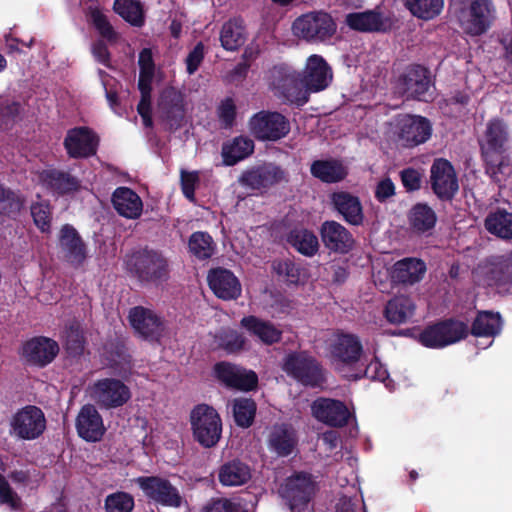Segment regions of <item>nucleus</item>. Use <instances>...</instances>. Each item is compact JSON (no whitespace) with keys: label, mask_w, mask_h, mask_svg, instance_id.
<instances>
[{"label":"nucleus","mask_w":512,"mask_h":512,"mask_svg":"<svg viewBox=\"0 0 512 512\" xmlns=\"http://www.w3.org/2000/svg\"><path fill=\"white\" fill-rule=\"evenodd\" d=\"M89 396L100 407L111 409L123 406L131 398L127 385L114 378H105L96 381L88 388Z\"/></svg>","instance_id":"9d476101"},{"label":"nucleus","mask_w":512,"mask_h":512,"mask_svg":"<svg viewBox=\"0 0 512 512\" xmlns=\"http://www.w3.org/2000/svg\"><path fill=\"white\" fill-rule=\"evenodd\" d=\"M232 411L236 424L247 428L253 423L256 404L250 398H236L232 402Z\"/></svg>","instance_id":"8fccbe9b"},{"label":"nucleus","mask_w":512,"mask_h":512,"mask_svg":"<svg viewBox=\"0 0 512 512\" xmlns=\"http://www.w3.org/2000/svg\"><path fill=\"white\" fill-rule=\"evenodd\" d=\"M138 64L140 68L138 87L141 92V100L137 106V110L143 119L144 125L149 127L152 124L150 116V97L152 82L155 76V65L150 49L145 48L140 52Z\"/></svg>","instance_id":"ddd939ff"},{"label":"nucleus","mask_w":512,"mask_h":512,"mask_svg":"<svg viewBox=\"0 0 512 512\" xmlns=\"http://www.w3.org/2000/svg\"><path fill=\"white\" fill-rule=\"evenodd\" d=\"M254 151V142L248 137L238 136L223 144L221 156L225 166H233L249 157Z\"/></svg>","instance_id":"72a5a7b5"},{"label":"nucleus","mask_w":512,"mask_h":512,"mask_svg":"<svg viewBox=\"0 0 512 512\" xmlns=\"http://www.w3.org/2000/svg\"><path fill=\"white\" fill-rule=\"evenodd\" d=\"M0 504H7L12 510H17L21 506V500L12 490L6 478L0 474Z\"/></svg>","instance_id":"13d9d810"},{"label":"nucleus","mask_w":512,"mask_h":512,"mask_svg":"<svg viewBox=\"0 0 512 512\" xmlns=\"http://www.w3.org/2000/svg\"><path fill=\"white\" fill-rule=\"evenodd\" d=\"M492 0H463L455 8V17L464 33L480 36L486 33L495 19Z\"/></svg>","instance_id":"7ed1b4c3"},{"label":"nucleus","mask_w":512,"mask_h":512,"mask_svg":"<svg viewBox=\"0 0 512 512\" xmlns=\"http://www.w3.org/2000/svg\"><path fill=\"white\" fill-rule=\"evenodd\" d=\"M284 180V171L271 163L248 170L240 178L243 185L252 189H266Z\"/></svg>","instance_id":"4be33fe9"},{"label":"nucleus","mask_w":512,"mask_h":512,"mask_svg":"<svg viewBox=\"0 0 512 512\" xmlns=\"http://www.w3.org/2000/svg\"><path fill=\"white\" fill-rule=\"evenodd\" d=\"M21 205L22 202L13 192L5 190L2 185H0V214L19 210Z\"/></svg>","instance_id":"680f3d73"},{"label":"nucleus","mask_w":512,"mask_h":512,"mask_svg":"<svg viewBox=\"0 0 512 512\" xmlns=\"http://www.w3.org/2000/svg\"><path fill=\"white\" fill-rule=\"evenodd\" d=\"M132 327L143 337L156 339L163 331L161 319L150 309L135 307L129 313Z\"/></svg>","instance_id":"a878e982"},{"label":"nucleus","mask_w":512,"mask_h":512,"mask_svg":"<svg viewBox=\"0 0 512 512\" xmlns=\"http://www.w3.org/2000/svg\"><path fill=\"white\" fill-rule=\"evenodd\" d=\"M202 512H245L239 501L228 498H212L203 508Z\"/></svg>","instance_id":"6e6d98bb"},{"label":"nucleus","mask_w":512,"mask_h":512,"mask_svg":"<svg viewBox=\"0 0 512 512\" xmlns=\"http://www.w3.org/2000/svg\"><path fill=\"white\" fill-rule=\"evenodd\" d=\"M244 338L236 331L227 330L223 331L220 335V346L228 352H236L244 346Z\"/></svg>","instance_id":"052dcab7"},{"label":"nucleus","mask_w":512,"mask_h":512,"mask_svg":"<svg viewBox=\"0 0 512 512\" xmlns=\"http://www.w3.org/2000/svg\"><path fill=\"white\" fill-rule=\"evenodd\" d=\"M116 211L128 219H137L143 211V202L133 190L127 187L117 188L112 196Z\"/></svg>","instance_id":"cd10ccee"},{"label":"nucleus","mask_w":512,"mask_h":512,"mask_svg":"<svg viewBox=\"0 0 512 512\" xmlns=\"http://www.w3.org/2000/svg\"><path fill=\"white\" fill-rule=\"evenodd\" d=\"M430 173V182L434 193L440 199H448V160L436 159L431 166Z\"/></svg>","instance_id":"79ce46f5"},{"label":"nucleus","mask_w":512,"mask_h":512,"mask_svg":"<svg viewBox=\"0 0 512 512\" xmlns=\"http://www.w3.org/2000/svg\"><path fill=\"white\" fill-rule=\"evenodd\" d=\"M76 428L79 436L89 442L99 441L105 433L102 417L91 404L81 408L77 416Z\"/></svg>","instance_id":"5701e85b"},{"label":"nucleus","mask_w":512,"mask_h":512,"mask_svg":"<svg viewBox=\"0 0 512 512\" xmlns=\"http://www.w3.org/2000/svg\"><path fill=\"white\" fill-rule=\"evenodd\" d=\"M139 487L151 500L163 506L178 508L182 504V497L176 487L169 480L157 476H145L137 479Z\"/></svg>","instance_id":"4468645a"},{"label":"nucleus","mask_w":512,"mask_h":512,"mask_svg":"<svg viewBox=\"0 0 512 512\" xmlns=\"http://www.w3.org/2000/svg\"><path fill=\"white\" fill-rule=\"evenodd\" d=\"M64 258L73 266H80L86 259V247L77 231L70 225L62 227L59 237Z\"/></svg>","instance_id":"bb28decb"},{"label":"nucleus","mask_w":512,"mask_h":512,"mask_svg":"<svg viewBox=\"0 0 512 512\" xmlns=\"http://www.w3.org/2000/svg\"><path fill=\"white\" fill-rule=\"evenodd\" d=\"M415 305L406 296H396L386 306L385 315L387 320L393 324H401L408 321L414 314Z\"/></svg>","instance_id":"4c0bfd02"},{"label":"nucleus","mask_w":512,"mask_h":512,"mask_svg":"<svg viewBox=\"0 0 512 512\" xmlns=\"http://www.w3.org/2000/svg\"><path fill=\"white\" fill-rule=\"evenodd\" d=\"M395 185L390 178H384L378 182L375 188V197L380 202H385L387 199L395 195Z\"/></svg>","instance_id":"774afa93"},{"label":"nucleus","mask_w":512,"mask_h":512,"mask_svg":"<svg viewBox=\"0 0 512 512\" xmlns=\"http://www.w3.org/2000/svg\"><path fill=\"white\" fill-rule=\"evenodd\" d=\"M288 242L301 254L311 257L319 250L317 236L304 228H297L290 232Z\"/></svg>","instance_id":"58836bf2"},{"label":"nucleus","mask_w":512,"mask_h":512,"mask_svg":"<svg viewBox=\"0 0 512 512\" xmlns=\"http://www.w3.org/2000/svg\"><path fill=\"white\" fill-rule=\"evenodd\" d=\"M189 251L198 259L204 260L210 258L215 250V243L212 237L205 232L193 233L188 242Z\"/></svg>","instance_id":"09e8293b"},{"label":"nucleus","mask_w":512,"mask_h":512,"mask_svg":"<svg viewBox=\"0 0 512 512\" xmlns=\"http://www.w3.org/2000/svg\"><path fill=\"white\" fill-rule=\"evenodd\" d=\"M502 317L500 313L492 311H479L472 322L471 334L475 337H495L502 330Z\"/></svg>","instance_id":"f704fd0d"},{"label":"nucleus","mask_w":512,"mask_h":512,"mask_svg":"<svg viewBox=\"0 0 512 512\" xmlns=\"http://www.w3.org/2000/svg\"><path fill=\"white\" fill-rule=\"evenodd\" d=\"M394 134L399 145L412 148L425 143L431 136L427 119L415 115H402L396 119Z\"/></svg>","instance_id":"f8f14e48"},{"label":"nucleus","mask_w":512,"mask_h":512,"mask_svg":"<svg viewBox=\"0 0 512 512\" xmlns=\"http://www.w3.org/2000/svg\"><path fill=\"white\" fill-rule=\"evenodd\" d=\"M404 6L416 18L431 20L443 9V0H403Z\"/></svg>","instance_id":"a19ab883"},{"label":"nucleus","mask_w":512,"mask_h":512,"mask_svg":"<svg viewBox=\"0 0 512 512\" xmlns=\"http://www.w3.org/2000/svg\"><path fill=\"white\" fill-rule=\"evenodd\" d=\"M245 31L240 20H229L220 32L221 45L225 50L235 51L245 42Z\"/></svg>","instance_id":"ea45409f"},{"label":"nucleus","mask_w":512,"mask_h":512,"mask_svg":"<svg viewBox=\"0 0 512 512\" xmlns=\"http://www.w3.org/2000/svg\"><path fill=\"white\" fill-rule=\"evenodd\" d=\"M134 507L133 497L124 492L107 496L105 509L107 512H131Z\"/></svg>","instance_id":"5fc2aeb1"},{"label":"nucleus","mask_w":512,"mask_h":512,"mask_svg":"<svg viewBox=\"0 0 512 512\" xmlns=\"http://www.w3.org/2000/svg\"><path fill=\"white\" fill-rule=\"evenodd\" d=\"M190 424L194 438L205 448L215 446L222 433V421L215 408L198 404L190 412Z\"/></svg>","instance_id":"39448f33"},{"label":"nucleus","mask_w":512,"mask_h":512,"mask_svg":"<svg viewBox=\"0 0 512 512\" xmlns=\"http://www.w3.org/2000/svg\"><path fill=\"white\" fill-rule=\"evenodd\" d=\"M218 116L225 126H231L236 116V105L232 98H226L218 107Z\"/></svg>","instance_id":"69168bd1"},{"label":"nucleus","mask_w":512,"mask_h":512,"mask_svg":"<svg viewBox=\"0 0 512 512\" xmlns=\"http://www.w3.org/2000/svg\"><path fill=\"white\" fill-rule=\"evenodd\" d=\"M269 444L272 448H294L297 444L295 430L286 424L275 425L269 434Z\"/></svg>","instance_id":"3c124183"},{"label":"nucleus","mask_w":512,"mask_h":512,"mask_svg":"<svg viewBox=\"0 0 512 512\" xmlns=\"http://www.w3.org/2000/svg\"><path fill=\"white\" fill-rule=\"evenodd\" d=\"M329 357L333 367L346 373L362 360L363 346L358 336L351 333L334 334L329 344ZM349 376L348 374H345Z\"/></svg>","instance_id":"423d86ee"},{"label":"nucleus","mask_w":512,"mask_h":512,"mask_svg":"<svg viewBox=\"0 0 512 512\" xmlns=\"http://www.w3.org/2000/svg\"><path fill=\"white\" fill-rule=\"evenodd\" d=\"M311 173L327 183L338 182L346 176L345 168L337 161H315L311 166Z\"/></svg>","instance_id":"37998d69"},{"label":"nucleus","mask_w":512,"mask_h":512,"mask_svg":"<svg viewBox=\"0 0 512 512\" xmlns=\"http://www.w3.org/2000/svg\"><path fill=\"white\" fill-rule=\"evenodd\" d=\"M45 429V415L40 408L33 405L20 409L10 420L11 435L20 439L34 440L41 436Z\"/></svg>","instance_id":"1a4fd4ad"},{"label":"nucleus","mask_w":512,"mask_h":512,"mask_svg":"<svg viewBox=\"0 0 512 512\" xmlns=\"http://www.w3.org/2000/svg\"><path fill=\"white\" fill-rule=\"evenodd\" d=\"M485 229L502 240H512V212L504 208L490 211L484 220Z\"/></svg>","instance_id":"473e14b6"},{"label":"nucleus","mask_w":512,"mask_h":512,"mask_svg":"<svg viewBox=\"0 0 512 512\" xmlns=\"http://www.w3.org/2000/svg\"><path fill=\"white\" fill-rule=\"evenodd\" d=\"M333 74L323 57L311 55L301 76L293 73L285 79L284 95L290 103L302 106L308 102L310 92L326 89L332 82Z\"/></svg>","instance_id":"f257e3e1"},{"label":"nucleus","mask_w":512,"mask_h":512,"mask_svg":"<svg viewBox=\"0 0 512 512\" xmlns=\"http://www.w3.org/2000/svg\"><path fill=\"white\" fill-rule=\"evenodd\" d=\"M430 87L429 72L420 65L409 67L399 79L397 88L408 98L424 99Z\"/></svg>","instance_id":"412c9836"},{"label":"nucleus","mask_w":512,"mask_h":512,"mask_svg":"<svg viewBox=\"0 0 512 512\" xmlns=\"http://www.w3.org/2000/svg\"><path fill=\"white\" fill-rule=\"evenodd\" d=\"M97 136L87 127H76L67 131L64 147L72 158H86L96 153Z\"/></svg>","instance_id":"a211bd4d"},{"label":"nucleus","mask_w":512,"mask_h":512,"mask_svg":"<svg viewBox=\"0 0 512 512\" xmlns=\"http://www.w3.org/2000/svg\"><path fill=\"white\" fill-rule=\"evenodd\" d=\"M318 491L316 477L296 471L280 484L278 494L291 512H306Z\"/></svg>","instance_id":"f03ea898"},{"label":"nucleus","mask_w":512,"mask_h":512,"mask_svg":"<svg viewBox=\"0 0 512 512\" xmlns=\"http://www.w3.org/2000/svg\"><path fill=\"white\" fill-rule=\"evenodd\" d=\"M283 370L304 385L316 386L323 381L319 363L306 352H295L286 356Z\"/></svg>","instance_id":"9b49d317"},{"label":"nucleus","mask_w":512,"mask_h":512,"mask_svg":"<svg viewBox=\"0 0 512 512\" xmlns=\"http://www.w3.org/2000/svg\"><path fill=\"white\" fill-rule=\"evenodd\" d=\"M31 215L35 224L42 232H46L50 228V209L47 204L36 203L31 207Z\"/></svg>","instance_id":"bf43d9fd"},{"label":"nucleus","mask_w":512,"mask_h":512,"mask_svg":"<svg viewBox=\"0 0 512 512\" xmlns=\"http://www.w3.org/2000/svg\"><path fill=\"white\" fill-rule=\"evenodd\" d=\"M199 183V174L196 171L181 170V187L183 194L190 201L194 200L195 188Z\"/></svg>","instance_id":"e2e57ef3"},{"label":"nucleus","mask_w":512,"mask_h":512,"mask_svg":"<svg viewBox=\"0 0 512 512\" xmlns=\"http://www.w3.org/2000/svg\"><path fill=\"white\" fill-rule=\"evenodd\" d=\"M158 109L164 119L177 123L185 114L184 96L174 88H167L161 93Z\"/></svg>","instance_id":"2f4dec72"},{"label":"nucleus","mask_w":512,"mask_h":512,"mask_svg":"<svg viewBox=\"0 0 512 512\" xmlns=\"http://www.w3.org/2000/svg\"><path fill=\"white\" fill-rule=\"evenodd\" d=\"M346 23L352 29L364 32L378 31L383 26L380 15L373 11L348 14Z\"/></svg>","instance_id":"a18cd8bd"},{"label":"nucleus","mask_w":512,"mask_h":512,"mask_svg":"<svg viewBox=\"0 0 512 512\" xmlns=\"http://www.w3.org/2000/svg\"><path fill=\"white\" fill-rule=\"evenodd\" d=\"M214 372L216 378L230 388L250 391L255 389L258 384V377L254 371L229 362L217 363Z\"/></svg>","instance_id":"2eb2a0df"},{"label":"nucleus","mask_w":512,"mask_h":512,"mask_svg":"<svg viewBox=\"0 0 512 512\" xmlns=\"http://www.w3.org/2000/svg\"><path fill=\"white\" fill-rule=\"evenodd\" d=\"M293 32L306 41H325L336 32V24L329 14L314 12L297 18L293 23Z\"/></svg>","instance_id":"0eeeda50"},{"label":"nucleus","mask_w":512,"mask_h":512,"mask_svg":"<svg viewBox=\"0 0 512 512\" xmlns=\"http://www.w3.org/2000/svg\"><path fill=\"white\" fill-rule=\"evenodd\" d=\"M114 11L125 21L134 26H141L144 22L142 6L134 0H115Z\"/></svg>","instance_id":"de8ad7c7"},{"label":"nucleus","mask_w":512,"mask_h":512,"mask_svg":"<svg viewBox=\"0 0 512 512\" xmlns=\"http://www.w3.org/2000/svg\"><path fill=\"white\" fill-rule=\"evenodd\" d=\"M476 274L483 285L506 288L512 284V258H498L479 265Z\"/></svg>","instance_id":"6ab92c4d"},{"label":"nucleus","mask_w":512,"mask_h":512,"mask_svg":"<svg viewBox=\"0 0 512 512\" xmlns=\"http://www.w3.org/2000/svg\"><path fill=\"white\" fill-rule=\"evenodd\" d=\"M133 266L142 281H159L168 274L167 260L155 251L137 253Z\"/></svg>","instance_id":"dca6fc26"},{"label":"nucleus","mask_w":512,"mask_h":512,"mask_svg":"<svg viewBox=\"0 0 512 512\" xmlns=\"http://www.w3.org/2000/svg\"><path fill=\"white\" fill-rule=\"evenodd\" d=\"M508 138L507 125L502 119L492 118L487 122L480 148L488 169L493 173L502 172Z\"/></svg>","instance_id":"20e7f679"},{"label":"nucleus","mask_w":512,"mask_h":512,"mask_svg":"<svg viewBox=\"0 0 512 512\" xmlns=\"http://www.w3.org/2000/svg\"><path fill=\"white\" fill-rule=\"evenodd\" d=\"M204 58V46L198 43L186 58V69L188 74L195 73Z\"/></svg>","instance_id":"338daca9"},{"label":"nucleus","mask_w":512,"mask_h":512,"mask_svg":"<svg viewBox=\"0 0 512 512\" xmlns=\"http://www.w3.org/2000/svg\"><path fill=\"white\" fill-rule=\"evenodd\" d=\"M320 236L324 246L330 251L346 254L354 246L352 234L336 221H325L320 227Z\"/></svg>","instance_id":"aec40b11"},{"label":"nucleus","mask_w":512,"mask_h":512,"mask_svg":"<svg viewBox=\"0 0 512 512\" xmlns=\"http://www.w3.org/2000/svg\"><path fill=\"white\" fill-rule=\"evenodd\" d=\"M350 376L355 378L366 376L372 380H378L385 383V386L389 389L392 388L390 385L391 380L389 379L388 372L377 358L371 360L365 369H361L359 373L351 374Z\"/></svg>","instance_id":"864d4df0"},{"label":"nucleus","mask_w":512,"mask_h":512,"mask_svg":"<svg viewBox=\"0 0 512 512\" xmlns=\"http://www.w3.org/2000/svg\"><path fill=\"white\" fill-rule=\"evenodd\" d=\"M208 283L214 294L221 299H236L241 294L237 277L229 270L217 268L209 272Z\"/></svg>","instance_id":"393cba45"},{"label":"nucleus","mask_w":512,"mask_h":512,"mask_svg":"<svg viewBox=\"0 0 512 512\" xmlns=\"http://www.w3.org/2000/svg\"><path fill=\"white\" fill-rule=\"evenodd\" d=\"M425 272L426 265L421 259L404 258L393 265L391 278L395 282L412 285L422 280Z\"/></svg>","instance_id":"c85d7f7f"},{"label":"nucleus","mask_w":512,"mask_h":512,"mask_svg":"<svg viewBox=\"0 0 512 512\" xmlns=\"http://www.w3.org/2000/svg\"><path fill=\"white\" fill-rule=\"evenodd\" d=\"M59 346L56 341L37 337L27 341L22 349L23 357L30 363L45 366L58 354Z\"/></svg>","instance_id":"b1692460"},{"label":"nucleus","mask_w":512,"mask_h":512,"mask_svg":"<svg viewBox=\"0 0 512 512\" xmlns=\"http://www.w3.org/2000/svg\"><path fill=\"white\" fill-rule=\"evenodd\" d=\"M218 477L224 486H239L251 478V471L245 463L233 460L221 466Z\"/></svg>","instance_id":"e433bc0d"},{"label":"nucleus","mask_w":512,"mask_h":512,"mask_svg":"<svg viewBox=\"0 0 512 512\" xmlns=\"http://www.w3.org/2000/svg\"><path fill=\"white\" fill-rule=\"evenodd\" d=\"M409 222L414 231L424 233L435 226L436 215L427 205L417 204L409 213Z\"/></svg>","instance_id":"c03bdc74"},{"label":"nucleus","mask_w":512,"mask_h":512,"mask_svg":"<svg viewBox=\"0 0 512 512\" xmlns=\"http://www.w3.org/2000/svg\"><path fill=\"white\" fill-rule=\"evenodd\" d=\"M311 411L318 421L334 427L346 425L352 416L343 402L328 398L315 400L311 406Z\"/></svg>","instance_id":"f3484780"},{"label":"nucleus","mask_w":512,"mask_h":512,"mask_svg":"<svg viewBox=\"0 0 512 512\" xmlns=\"http://www.w3.org/2000/svg\"><path fill=\"white\" fill-rule=\"evenodd\" d=\"M252 135L262 141H277L290 131V123L278 112L260 111L249 120Z\"/></svg>","instance_id":"6e6552de"},{"label":"nucleus","mask_w":512,"mask_h":512,"mask_svg":"<svg viewBox=\"0 0 512 512\" xmlns=\"http://www.w3.org/2000/svg\"><path fill=\"white\" fill-rule=\"evenodd\" d=\"M403 186L407 191L419 190L422 183V174L414 168H406L400 172Z\"/></svg>","instance_id":"0e129e2a"},{"label":"nucleus","mask_w":512,"mask_h":512,"mask_svg":"<svg viewBox=\"0 0 512 512\" xmlns=\"http://www.w3.org/2000/svg\"><path fill=\"white\" fill-rule=\"evenodd\" d=\"M39 181L43 186L60 194L77 190L79 183L77 179L53 169L44 170L39 174Z\"/></svg>","instance_id":"c9c22d12"},{"label":"nucleus","mask_w":512,"mask_h":512,"mask_svg":"<svg viewBox=\"0 0 512 512\" xmlns=\"http://www.w3.org/2000/svg\"><path fill=\"white\" fill-rule=\"evenodd\" d=\"M23 111L22 104L9 97H0V126L15 122Z\"/></svg>","instance_id":"603ef678"},{"label":"nucleus","mask_w":512,"mask_h":512,"mask_svg":"<svg viewBox=\"0 0 512 512\" xmlns=\"http://www.w3.org/2000/svg\"><path fill=\"white\" fill-rule=\"evenodd\" d=\"M241 326L246 331L258 338L262 343L271 345L280 341L282 331L269 321L256 316H247L241 320Z\"/></svg>","instance_id":"7c9ffc66"},{"label":"nucleus","mask_w":512,"mask_h":512,"mask_svg":"<svg viewBox=\"0 0 512 512\" xmlns=\"http://www.w3.org/2000/svg\"><path fill=\"white\" fill-rule=\"evenodd\" d=\"M332 203L349 224L358 226L363 223L364 214L358 197L348 192H336L332 195Z\"/></svg>","instance_id":"c756f323"},{"label":"nucleus","mask_w":512,"mask_h":512,"mask_svg":"<svg viewBox=\"0 0 512 512\" xmlns=\"http://www.w3.org/2000/svg\"><path fill=\"white\" fill-rule=\"evenodd\" d=\"M422 345L429 348H442L448 344V324L443 321L429 326L419 335Z\"/></svg>","instance_id":"49530a36"},{"label":"nucleus","mask_w":512,"mask_h":512,"mask_svg":"<svg viewBox=\"0 0 512 512\" xmlns=\"http://www.w3.org/2000/svg\"><path fill=\"white\" fill-rule=\"evenodd\" d=\"M90 19L98 32L108 40H113L116 33L109 23L107 17L98 9H91Z\"/></svg>","instance_id":"4d7b16f0"}]
</instances>
